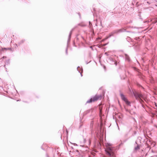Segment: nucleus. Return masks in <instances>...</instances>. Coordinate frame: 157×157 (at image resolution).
Here are the masks:
<instances>
[{"label":"nucleus","instance_id":"f257e3e1","mask_svg":"<svg viewBox=\"0 0 157 157\" xmlns=\"http://www.w3.org/2000/svg\"><path fill=\"white\" fill-rule=\"evenodd\" d=\"M101 98L102 95H95L94 96L92 97L90 99L87 101L86 102V104L91 103L92 102L98 100V99H101Z\"/></svg>","mask_w":157,"mask_h":157},{"label":"nucleus","instance_id":"f03ea898","mask_svg":"<svg viewBox=\"0 0 157 157\" xmlns=\"http://www.w3.org/2000/svg\"><path fill=\"white\" fill-rule=\"evenodd\" d=\"M66 135L65 136H63V144L64 145V149L65 150H67L68 151V148L67 147L66 145V143L68 145H69V144L68 143V131L67 129H66Z\"/></svg>","mask_w":157,"mask_h":157},{"label":"nucleus","instance_id":"7ed1b4c3","mask_svg":"<svg viewBox=\"0 0 157 157\" xmlns=\"http://www.w3.org/2000/svg\"><path fill=\"white\" fill-rule=\"evenodd\" d=\"M107 62L111 64H115L116 66L117 65V63L116 60L111 57H108L106 59Z\"/></svg>","mask_w":157,"mask_h":157},{"label":"nucleus","instance_id":"20e7f679","mask_svg":"<svg viewBox=\"0 0 157 157\" xmlns=\"http://www.w3.org/2000/svg\"><path fill=\"white\" fill-rule=\"evenodd\" d=\"M78 26H80L81 27H83L86 26V25L82 23H81L78 24V25H77L75 26V27L71 29V30L70 31V33H69V40H70L71 35L73 31Z\"/></svg>","mask_w":157,"mask_h":157},{"label":"nucleus","instance_id":"39448f33","mask_svg":"<svg viewBox=\"0 0 157 157\" xmlns=\"http://www.w3.org/2000/svg\"><path fill=\"white\" fill-rule=\"evenodd\" d=\"M124 56L125 61L126 63H127L129 65L132 62V60L131 59L129 56L126 54H124Z\"/></svg>","mask_w":157,"mask_h":157},{"label":"nucleus","instance_id":"423d86ee","mask_svg":"<svg viewBox=\"0 0 157 157\" xmlns=\"http://www.w3.org/2000/svg\"><path fill=\"white\" fill-rule=\"evenodd\" d=\"M133 94L136 99L137 100H140L142 97V94L136 91L133 92Z\"/></svg>","mask_w":157,"mask_h":157},{"label":"nucleus","instance_id":"0eeeda50","mask_svg":"<svg viewBox=\"0 0 157 157\" xmlns=\"http://www.w3.org/2000/svg\"><path fill=\"white\" fill-rule=\"evenodd\" d=\"M114 34H116L115 30L113 31L112 32L110 33L108 36H106L105 38V39H107L112 36H114Z\"/></svg>","mask_w":157,"mask_h":157},{"label":"nucleus","instance_id":"6e6552de","mask_svg":"<svg viewBox=\"0 0 157 157\" xmlns=\"http://www.w3.org/2000/svg\"><path fill=\"white\" fill-rule=\"evenodd\" d=\"M115 30L116 33V34H118L119 33L125 32L126 31V30L123 28L116 29Z\"/></svg>","mask_w":157,"mask_h":157},{"label":"nucleus","instance_id":"1a4fd4ad","mask_svg":"<svg viewBox=\"0 0 157 157\" xmlns=\"http://www.w3.org/2000/svg\"><path fill=\"white\" fill-rule=\"evenodd\" d=\"M89 28L90 30V32L92 33L93 34H94V30L92 23L90 21H89Z\"/></svg>","mask_w":157,"mask_h":157},{"label":"nucleus","instance_id":"9d476101","mask_svg":"<svg viewBox=\"0 0 157 157\" xmlns=\"http://www.w3.org/2000/svg\"><path fill=\"white\" fill-rule=\"evenodd\" d=\"M81 39H82L84 41H85V40L84 37L82 36V35L78 34V35L75 38V39L78 41L79 40Z\"/></svg>","mask_w":157,"mask_h":157},{"label":"nucleus","instance_id":"9b49d317","mask_svg":"<svg viewBox=\"0 0 157 157\" xmlns=\"http://www.w3.org/2000/svg\"><path fill=\"white\" fill-rule=\"evenodd\" d=\"M77 71L78 72L80 73L81 77L82 76V73H83V69L82 67L78 66L77 68Z\"/></svg>","mask_w":157,"mask_h":157},{"label":"nucleus","instance_id":"f8f14e48","mask_svg":"<svg viewBox=\"0 0 157 157\" xmlns=\"http://www.w3.org/2000/svg\"><path fill=\"white\" fill-rule=\"evenodd\" d=\"M96 26H99L100 27V29H101V27H102V25L101 24V21L100 20L98 21L97 19H96V23L95 24Z\"/></svg>","mask_w":157,"mask_h":157},{"label":"nucleus","instance_id":"ddd939ff","mask_svg":"<svg viewBox=\"0 0 157 157\" xmlns=\"http://www.w3.org/2000/svg\"><path fill=\"white\" fill-rule=\"evenodd\" d=\"M11 50V49L10 48H2L1 49H0V55H1L2 52H4V51H6L7 50Z\"/></svg>","mask_w":157,"mask_h":157},{"label":"nucleus","instance_id":"4468645a","mask_svg":"<svg viewBox=\"0 0 157 157\" xmlns=\"http://www.w3.org/2000/svg\"><path fill=\"white\" fill-rule=\"evenodd\" d=\"M25 41V39H22L18 42V44H16L15 45H16V47H18V46H19L22 44H23L24 42Z\"/></svg>","mask_w":157,"mask_h":157},{"label":"nucleus","instance_id":"2eb2a0df","mask_svg":"<svg viewBox=\"0 0 157 157\" xmlns=\"http://www.w3.org/2000/svg\"><path fill=\"white\" fill-rule=\"evenodd\" d=\"M135 144H137V146H136L134 148V150H137L138 149H140V144H137V141H136L135 142Z\"/></svg>","mask_w":157,"mask_h":157},{"label":"nucleus","instance_id":"dca6fc26","mask_svg":"<svg viewBox=\"0 0 157 157\" xmlns=\"http://www.w3.org/2000/svg\"><path fill=\"white\" fill-rule=\"evenodd\" d=\"M69 47V36L68 37L67 40V47L66 49V54L67 55L68 54V48Z\"/></svg>","mask_w":157,"mask_h":157},{"label":"nucleus","instance_id":"f3484780","mask_svg":"<svg viewBox=\"0 0 157 157\" xmlns=\"http://www.w3.org/2000/svg\"><path fill=\"white\" fill-rule=\"evenodd\" d=\"M120 96L122 100L124 101L127 98L125 97V96L122 93L120 94Z\"/></svg>","mask_w":157,"mask_h":157},{"label":"nucleus","instance_id":"a211bd4d","mask_svg":"<svg viewBox=\"0 0 157 157\" xmlns=\"http://www.w3.org/2000/svg\"><path fill=\"white\" fill-rule=\"evenodd\" d=\"M124 101L126 105H128L130 106L131 102L128 100L127 98Z\"/></svg>","mask_w":157,"mask_h":157},{"label":"nucleus","instance_id":"6ab92c4d","mask_svg":"<svg viewBox=\"0 0 157 157\" xmlns=\"http://www.w3.org/2000/svg\"><path fill=\"white\" fill-rule=\"evenodd\" d=\"M150 149V146L148 144H146L145 145V150L149 151Z\"/></svg>","mask_w":157,"mask_h":157},{"label":"nucleus","instance_id":"aec40b11","mask_svg":"<svg viewBox=\"0 0 157 157\" xmlns=\"http://www.w3.org/2000/svg\"><path fill=\"white\" fill-rule=\"evenodd\" d=\"M10 63V60L8 59L5 62V64L4 65V67H5L6 65H9Z\"/></svg>","mask_w":157,"mask_h":157},{"label":"nucleus","instance_id":"412c9836","mask_svg":"<svg viewBox=\"0 0 157 157\" xmlns=\"http://www.w3.org/2000/svg\"><path fill=\"white\" fill-rule=\"evenodd\" d=\"M19 95L22 96H25V93L24 91H21L19 93Z\"/></svg>","mask_w":157,"mask_h":157},{"label":"nucleus","instance_id":"4be33fe9","mask_svg":"<svg viewBox=\"0 0 157 157\" xmlns=\"http://www.w3.org/2000/svg\"><path fill=\"white\" fill-rule=\"evenodd\" d=\"M92 111V109H88L84 112V114L85 115L87 114L88 113H90V112H91Z\"/></svg>","mask_w":157,"mask_h":157},{"label":"nucleus","instance_id":"5701e85b","mask_svg":"<svg viewBox=\"0 0 157 157\" xmlns=\"http://www.w3.org/2000/svg\"><path fill=\"white\" fill-rule=\"evenodd\" d=\"M91 11L94 17L95 15V12H94H94L95 11V9L94 8H93L92 10H91Z\"/></svg>","mask_w":157,"mask_h":157},{"label":"nucleus","instance_id":"b1692460","mask_svg":"<svg viewBox=\"0 0 157 157\" xmlns=\"http://www.w3.org/2000/svg\"><path fill=\"white\" fill-rule=\"evenodd\" d=\"M126 39L127 41L129 42V41H130L131 40V38L129 37H127V38H126Z\"/></svg>","mask_w":157,"mask_h":157},{"label":"nucleus","instance_id":"393cba45","mask_svg":"<svg viewBox=\"0 0 157 157\" xmlns=\"http://www.w3.org/2000/svg\"><path fill=\"white\" fill-rule=\"evenodd\" d=\"M77 13L78 15L79 19H81L82 18H81V13H80L78 12V13Z\"/></svg>","mask_w":157,"mask_h":157},{"label":"nucleus","instance_id":"a878e982","mask_svg":"<svg viewBox=\"0 0 157 157\" xmlns=\"http://www.w3.org/2000/svg\"><path fill=\"white\" fill-rule=\"evenodd\" d=\"M136 85L139 87H142V86L138 82H136Z\"/></svg>","mask_w":157,"mask_h":157},{"label":"nucleus","instance_id":"bb28decb","mask_svg":"<svg viewBox=\"0 0 157 157\" xmlns=\"http://www.w3.org/2000/svg\"><path fill=\"white\" fill-rule=\"evenodd\" d=\"M136 85L139 87H142V86L138 82H136Z\"/></svg>","mask_w":157,"mask_h":157},{"label":"nucleus","instance_id":"cd10ccee","mask_svg":"<svg viewBox=\"0 0 157 157\" xmlns=\"http://www.w3.org/2000/svg\"><path fill=\"white\" fill-rule=\"evenodd\" d=\"M154 104L155 105V106L156 107V108H154L155 109H157V104L155 102Z\"/></svg>","mask_w":157,"mask_h":157},{"label":"nucleus","instance_id":"c85d7f7f","mask_svg":"<svg viewBox=\"0 0 157 157\" xmlns=\"http://www.w3.org/2000/svg\"><path fill=\"white\" fill-rule=\"evenodd\" d=\"M109 52H106L105 53V55L106 56H109V55L108 54Z\"/></svg>","mask_w":157,"mask_h":157},{"label":"nucleus","instance_id":"c756f323","mask_svg":"<svg viewBox=\"0 0 157 157\" xmlns=\"http://www.w3.org/2000/svg\"><path fill=\"white\" fill-rule=\"evenodd\" d=\"M155 23H157V18H156L155 20Z\"/></svg>","mask_w":157,"mask_h":157},{"label":"nucleus","instance_id":"7c9ffc66","mask_svg":"<svg viewBox=\"0 0 157 157\" xmlns=\"http://www.w3.org/2000/svg\"><path fill=\"white\" fill-rule=\"evenodd\" d=\"M132 67V68H133V69H134V70H135V71H136V70L137 68L136 67Z\"/></svg>","mask_w":157,"mask_h":157},{"label":"nucleus","instance_id":"2f4dec72","mask_svg":"<svg viewBox=\"0 0 157 157\" xmlns=\"http://www.w3.org/2000/svg\"><path fill=\"white\" fill-rule=\"evenodd\" d=\"M62 131L63 130H60V131H59V132H58V133L61 134L62 133Z\"/></svg>","mask_w":157,"mask_h":157},{"label":"nucleus","instance_id":"473e14b6","mask_svg":"<svg viewBox=\"0 0 157 157\" xmlns=\"http://www.w3.org/2000/svg\"><path fill=\"white\" fill-rule=\"evenodd\" d=\"M138 16H139V17H140V19H142V18H140V17H141V15H140V14H139L138 15Z\"/></svg>","mask_w":157,"mask_h":157},{"label":"nucleus","instance_id":"72a5a7b5","mask_svg":"<svg viewBox=\"0 0 157 157\" xmlns=\"http://www.w3.org/2000/svg\"><path fill=\"white\" fill-rule=\"evenodd\" d=\"M132 20H131L129 22H128L129 23H132Z\"/></svg>","mask_w":157,"mask_h":157},{"label":"nucleus","instance_id":"f704fd0d","mask_svg":"<svg viewBox=\"0 0 157 157\" xmlns=\"http://www.w3.org/2000/svg\"><path fill=\"white\" fill-rule=\"evenodd\" d=\"M46 157H49V156L46 153Z\"/></svg>","mask_w":157,"mask_h":157},{"label":"nucleus","instance_id":"c9c22d12","mask_svg":"<svg viewBox=\"0 0 157 157\" xmlns=\"http://www.w3.org/2000/svg\"><path fill=\"white\" fill-rule=\"evenodd\" d=\"M90 62V61L89 62H88L87 61H86V64H87L88 63H89Z\"/></svg>","mask_w":157,"mask_h":157},{"label":"nucleus","instance_id":"e433bc0d","mask_svg":"<svg viewBox=\"0 0 157 157\" xmlns=\"http://www.w3.org/2000/svg\"><path fill=\"white\" fill-rule=\"evenodd\" d=\"M59 154V152L58 153V151H57V152H56L57 155H59V154Z\"/></svg>","mask_w":157,"mask_h":157},{"label":"nucleus","instance_id":"4c0bfd02","mask_svg":"<svg viewBox=\"0 0 157 157\" xmlns=\"http://www.w3.org/2000/svg\"><path fill=\"white\" fill-rule=\"evenodd\" d=\"M125 32H128V33H130V32H130V31H127V30H126V31Z\"/></svg>","mask_w":157,"mask_h":157},{"label":"nucleus","instance_id":"58836bf2","mask_svg":"<svg viewBox=\"0 0 157 157\" xmlns=\"http://www.w3.org/2000/svg\"><path fill=\"white\" fill-rule=\"evenodd\" d=\"M139 38H137V37H136L135 38V39L136 40H137Z\"/></svg>","mask_w":157,"mask_h":157},{"label":"nucleus","instance_id":"ea45409f","mask_svg":"<svg viewBox=\"0 0 157 157\" xmlns=\"http://www.w3.org/2000/svg\"><path fill=\"white\" fill-rule=\"evenodd\" d=\"M41 148L43 150H44V149L42 147V146H41Z\"/></svg>","mask_w":157,"mask_h":157},{"label":"nucleus","instance_id":"a19ab883","mask_svg":"<svg viewBox=\"0 0 157 157\" xmlns=\"http://www.w3.org/2000/svg\"><path fill=\"white\" fill-rule=\"evenodd\" d=\"M6 58V57H5V56H3V58H3V59H5V58Z\"/></svg>","mask_w":157,"mask_h":157},{"label":"nucleus","instance_id":"79ce46f5","mask_svg":"<svg viewBox=\"0 0 157 157\" xmlns=\"http://www.w3.org/2000/svg\"><path fill=\"white\" fill-rule=\"evenodd\" d=\"M74 145H76V146L77 145L76 144H75V143L74 144Z\"/></svg>","mask_w":157,"mask_h":157},{"label":"nucleus","instance_id":"37998d69","mask_svg":"<svg viewBox=\"0 0 157 157\" xmlns=\"http://www.w3.org/2000/svg\"><path fill=\"white\" fill-rule=\"evenodd\" d=\"M21 101V99H19V100H17V101Z\"/></svg>","mask_w":157,"mask_h":157},{"label":"nucleus","instance_id":"c03bdc74","mask_svg":"<svg viewBox=\"0 0 157 157\" xmlns=\"http://www.w3.org/2000/svg\"><path fill=\"white\" fill-rule=\"evenodd\" d=\"M93 132L92 131L91 132V134L92 135H93Z\"/></svg>","mask_w":157,"mask_h":157},{"label":"nucleus","instance_id":"a18cd8bd","mask_svg":"<svg viewBox=\"0 0 157 157\" xmlns=\"http://www.w3.org/2000/svg\"><path fill=\"white\" fill-rule=\"evenodd\" d=\"M55 154H54L53 155V157H55Z\"/></svg>","mask_w":157,"mask_h":157},{"label":"nucleus","instance_id":"49530a36","mask_svg":"<svg viewBox=\"0 0 157 157\" xmlns=\"http://www.w3.org/2000/svg\"><path fill=\"white\" fill-rule=\"evenodd\" d=\"M89 142L90 143V140H89Z\"/></svg>","mask_w":157,"mask_h":157},{"label":"nucleus","instance_id":"de8ad7c7","mask_svg":"<svg viewBox=\"0 0 157 157\" xmlns=\"http://www.w3.org/2000/svg\"><path fill=\"white\" fill-rule=\"evenodd\" d=\"M104 68L105 69V66H104Z\"/></svg>","mask_w":157,"mask_h":157},{"label":"nucleus","instance_id":"09e8293b","mask_svg":"<svg viewBox=\"0 0 157 157\" xmlns=\"http://www.w3.org/2000/svg\"><path fill=\"white\" fill-rule=\"evenodd\" d=\"M72 149H73V148L72 147H70Z\"/></svg>","mask_w":157,"mask_h":157},{"label":"nucleus","instance_id":"8fccbe9b","mask_svg":"<svg viewBox=\"0 0 157 157\" xmlns=\"http://www.w3.org/2000/svg\"><path fill=\"white\" fill-rule=\"evenodd\" d=\"M60 138H61V139H62V136H61Z\"/></svg>","mask_w":157,"mask_h":157},{"label":"nucleus","instance_id":"3c124183","mask_svg":"<svg viewBox=\"0 0 157 157\" xmlns=\"http://www.w3.org/2000/svg\"><path fill=\"white\" fill-rule=\"evenodd\" d=\"M156 2H157V0H155Z\"/></svg>","mask_w":157,"mask_h":157},{"label":"nucleus","instance_id":"603ef678","mask_svg":"<svg viewBox=\"0 0 157 157\" xmlns=\"http://www.w3.org/2000/svg\"><path fill=\"white\" fill-rule=\"evenodd\" d=\"M90 48H92V47H91H91H90Z\"/></svg>","mask_w":157,"mask_h":157},{"label":"nucleus","instance_id":"864d4df0","mask_svg":"<svg viewBox=\"0 0 157 157\" xmlns=\"http://www.w3.org/2000/svg\"><path fill=\"white\" fill-rule=\"evenodd\" d=\"M71 152V151H69V152Z\"/></svg>","mask_w":157,"mask_h":157},{"label":"nucleus","instance_id":"5fc2aeb1","mask_svg":"<svg viewBox=\"0 0 157 157\" xmlns=\"http://www.w3.org/2000/svg\"><path fill=\"white\" fill-rule=\"evenodd\" d=\"M118 129H119V127L118 126Z\"/></svg>","mask_w":157,"mask_h":157},{"label":"nucleus","instance_id":"6e6d98bb","mask_svg":"<svg viewBox=\"0 0 157 157\" xmlns=\"http://www.w3.org/2000/svg\"><path fill=\"white\" fill-rule=\"evenodd\" d=\"M55 152L56 151V149L55 150Z\"/></svg>","mask_w":157,"mask_h":157},{"label":"nucleus","instance_id":"4d7b16f0","mask_svg":"<svg viewBox=\"0 0 157 157\" xmlns=\"http://www.w3.org/2000/svg\"><path fill=\"white\" fill-rule=\"evenodd\" d=\"M147 2V3H148V2Z\"/></svg>","mask_w":157,"mask_h":157},{"label":"nucleus","instance_id":"13d9d810","mask_svg":"<svg viewBox=\"0 0 157 157\" xmlns=\"http://www.w3.org/2000/svg\"><path fill=\"white\" fill-rule=\"evenodd\" d=\"M24 102H26V101H24Z\"/></svg>","mask_w":157,"mask_h":157},{"label":"nucleus","instance_id":"bf43d9fd","mask_svg":"<svg viewBox=\"0 0 157 157\" xmlns=\"http://www.w3.org/2000/svg\"><path fill=\"white\" fill-rule=\"evenodd\" d=\"M76 151H78V150H76Z\"/></svg>","mask_w":157,"mask_h":157}]
</instances>
